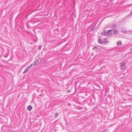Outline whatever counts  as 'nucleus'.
<instances>
[{
  "mask_svg": "<svg viewBox=\"0 0 132 132\" xmlns=\"http://www.w3.org/2000/svg\"><path fill=\"white\" fill-rule=\"evenodd\" d=\"M116 25L115 24H114L112 26V28L113 30L116 29Z\"/></svg>",
  "mask_w": 132,
  "mask_h": 132,
  "instance_id": "7",
  "label": "nucleus"
},
{
  "mask_svg": "<svg viewBox=\"0 0 132 132\" xmlns=\"http://www.w3.org/2000/svg\"><path fill=\"white\" fill-rule=\"evenodd\" d=\"M117 45L118 46H120L122 45V43L121 41H119L117 42Z\"/></svg>",
  "mask_w": 132,
  "mask_h": 132,
  "instance_id": "9",
  "label": "nucleus"
},
{
  "mask_svg": "<svg viewBox=\"0 0 132 132\" xmlns=\"http://www.w3.org/2000/svg\"><path fill=\"white\" fill-rule=\"evenodd\" d=\"M59 116V114L57 113H56L55 114V117H56L58 116Z\"/></svg>",
  "mask_w": 132,
  "mask_h": 132,
  "instance_id": "12",
  "label": "nucleus"
},
{
  "mask_svg": "<svg viewBox=\"0 0 132 132\" xmlns=\"http://www.w3.org/2000/svg\"><path fill=\"white\" fill-rule=\"evenodd\" d=\"M32 108V107L31 105L28 106L27 108V109L29 111H30Z\"/></svg>",
  "mask_w": 132,
  "mask_h": 132,
  "instance_id": "6",
  "label": "nucleus"
},
{
  "mask_svg": "<svg viewBox=\"0 0 132 132\" xmlns=\"http://www.w3.org/2000/svg\"><path fill=\"white\" fill-rule=\"evenodd\" d=\"M29 69V68L28 67H27L23 72V73L25 74V73L27 72Z\"/></svg>",
  "mask_w": 132,
  "mask_h": 132,
  "instance_id": "5",
  "label": "nucleus"
},
{
  "mask_svg": "<svg viewBox=\"0 0 132 132\" xmlns=\"http://www.w3.org/2000/svg\"><path fill=\"white\" fill-rule=\"evenodd\" d=\"M32 64H31L28 67L30 68L32 66Z\"/></svg>",
  "mask_w": 132,
  "mask_h": 132,
  "instance_id": "14",
  "label": "nucleus"
},
{
  "mask_svg": "<svg viewBox=\"0 0 132 132\" xmlns=\"http://www.w3.org/2000/svg\"><path fill=\"white\" fill-rule=\"evenodd\" d=\"M113 30V34L116 35H117L119 33L117 29L114 30Z\"/></svg>",
  "mask_w": 132,
  "mask_h": 132,
  "instance_id": "4",
  "label": "nucleus"
},
{
  "mask_svg": "<svg viewBox=\"0 0 132 132\" xmlns=\"http://www.w3.org/2000/svg\"><path fill=\"white\" fill-rule=\"evenodd\" d=\"M122 32H123V33H127V31L125 30H123L122 31Z\"/></svg>",
  "mask_w": 132,
  "mask_h": 132,
  "instance_id": "11",
  "label": "nucleus"
},
{
  "mask_svg": "<svg viewBox=\"0 0 132 132\" xmlns=\"http://www.w3.org/2000/svg\"><path fill=\"white\" fill-rule=\"evenodd\" d=\"M96 48H98V47H94V48H93V49L94 50H95Z\"/></svg>",
  "mask_w": 132,
  "mask_h": 132,
  "instance_id": "15",
  "label": "nucleus"
},
{
  "mask_svg": "<svg viewBox=\"0 0 132 132\" xmlns=\"http://www.w3.org/2000/svg\"><path fill=\"white\" fill-rule=\"evenodd\" d=\"M108 33V31L106 32L105 31H104V35H105L108 36V34H107Z\"/></svg>",
  "mask_w": 132,
  "mask_h": 132,
  "instance_id": "10",
  "label": "nucleus"
},
{
  "mask_svg": "<svg viewBox=\"0 0 132 132\" xmlns=\"http://www.w3.org/2000/svg\"><path fill=\"white\" fill-rule=\"evenodd\" d=\"M107 39V38H104V40H106V39Z\"/></svg>",
  "mask_w": 132,
  "mask_h": 132,
  "instance_id": "18",
  "label": "nucleus"
},
{
  "mask_svg": "<svg viewBox=\"0 0 132 132\" xmlns=\"http://www.w3.org/2000/svg\"><path fill=\"white\" fill-rule=\"evenodd\" d=\"M112 30H109L108 31V36H110L112 35Z\"/></svg>",
  "mask_w": 132,
  "mask_h": 132,
  "instance_id": "3",
  "label": "nucleus"
},
{
  "mask_svg": "<svg viewBox=\"0 0 132 132\" xmlns=\"http://www.w3.org/2000/svg\"><path fill=\"white\" fill-rule=\"evenodd\" d=\"M103 42H104V43H106L107 42V41H103Z\"/></svg>",
  "mask_w": 132,
  "mask_h": 132,
  "instance_id": "16",
  "label": "nucleus"
},
{
  "mask_svg": "<svg viewBox=\"0 0 132 132\" xmlns=\"http://www.w3.org/2000/svg\"><path fill=\"white\" fill-rule=\"evenodd\" d=\"M121 69L122 70L126 68V63L124 61H123L120 63Z\"/></svg>",
  "mask_w": 132,
  "mask_h": 132,
  "instance_id": "1",
  "label": "nucleus"
},
{
  "mask_svg": "<svg viewBox=\"0 0 132 132\" xmlns=\"http://www.w3.org/2000/svg\"><path fill=\"white\" fill-rule=\"evenodd\" d=\"M131 13L132 14V11L131 12Z\"/></svg>",
  "mask_w": 132,
  "mask_h": 132,
  "instance_id": "19",
  "label": "nucleus"
},
{
  "mask_svg": "<svg viewBox=\"0 0 132 132\" xmlns=\"http://www.w3.org/2000/svg\"><path fill=\"white\" fill-rule=\"evenodd\" d=\"M41 45H39L38 47V50H40L41 49Z\"/></svg>",
  "mask_w": 132,
  "mask_h": 132,
  "instance_id": "13",
  "label": "nucleus"
},
{
  "mask_svg": "<svg viewBox=\"0 0 132 132\" xmlns=\"http://www.w3.org/2000/svg\"><path fill=\"white\" fill-rule=\"evenodd\" d=\"M130 50L132 51V48H130Z\"/></svg>",
  "mask_w": 132,
  "mask_h": 132,
  "instance_id": "17",
  "label": "nucleus"
},
{
  "mask_svg": "<svg viewBox=\"0 0 132 132\" xmlns=\"http://www.w3.org/2000/svg\"><path fill=\"white\" fill-rule=\"evenodd\" d=\"M41 59H38L35 62L34 65V66H36L41 62Z\"/></svg>",
  "mask_w": 132,
  "mask_h": 132,
  "instance_id": "2",
  "label": "nucleus"
},
{
  "mask_svg": "<svg viewBox=\"0 0 132 132\" xmlns=\"http://www.w3.org/2000/svg\"><path fill=\"white\" fill-rule=\"evenodd\" d=\"M98 42L101 44H104V42L102 41L101 39H99L98 40Z\"/></svg>",
  "mask_w": 132,
  "mask_h": 132,
  "instance_id": "8",
  "label": "nucleus"
}]
</instances>
